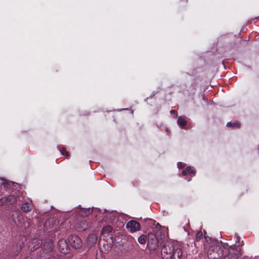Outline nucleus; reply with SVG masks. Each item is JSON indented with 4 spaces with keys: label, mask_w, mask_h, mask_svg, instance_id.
Masks as SVG:
<instances>
[{
    "label": "nucleus",
    "mask_w": 259,
    "mask_h": 259,
    "mask_svg": "<svg viewBox=\"0 0 259 259\" xmlns=\"http://www.w3.org/2000/svg\"><path fill=\"white\" fill-rule=\"evenodd\" d=\"M160 243V240L156 235L152 233H149L148 235V246L150 249L155 250L157 248Z\"/></svg>",
    "instance_id": "f03ea898"
},
{
    "label": "nucleus",
    "mask_w": 259,
    "mask_h": 259,
    "mask_svg": "<svg viewBox=\"0 0 259 259\" xmlns=\"http://www.w3.org/2000/svg\"><path fill=\"white\" fill-rule=\"evenodd\" d=\"M238 251L234 248H230L223 257V259H238Z\"/></svg>",
    "instance_id": "39448f33"
},
{
    "label": "nucleus",
    "mask_w": 259,
    "mask_h": 259,
    "mask_svg": "<svg viewBox=\"0 0 259 259\" xmlns=\"http://www.w3.org/2000/svg\"><path fill=\"white\" fill-rule=\"evenodd\" d=\"M224 253L223 250L220 248L218 247V257H213L211 256V254L210 253H208V257L209 259H220L221 256H223Z\"/></svg>",
    "instance_id": "9b49d317"
},
{
    "label": "nucleus",
    "mask_w": 259,
    "mask_h": 259,
    "mask_svg": "<svg viewBox=\"0 0 259 259\" xmlns=\"http://www.w3.org/2000/svg\"><path fill=\"white\" fill-rule=\"evenodd\" d=\"M177 122L178 124L181 127L184 126L187 123V122L185 119L181 116L178 117Z\"/></svg>",
    "instance_id": "2eb2a0df"
},
{
    "label": "nucleus",
    "mask_w": 259,
    "mask_h": 259,
    "mask_svg": "<svg viewBox=\"0 0 259 259\" xmlns=\"http://www.w3.org/2000/svg\"><path fill=\"white\" fill-rule=\"evenodd\" d=\"M112 228L110 226H106L104 227L102 230V233L103 234H108L112 232Z\"/></svg>",
    "instance_id": "f3484780"
},
{
    "label": "nucleus",
    "mask_w": 259,
    "mask_h": 259,
    "mask_svg": "<svg viewBox=\"0 0 259 259\" xmlns=\"http://www.w3.org/2000/svg\"><path fill=\"white\" fill-rule=\"evenodd\" d=\"M210 253L211 254V256L213 257H218V249L217 246H214L213 248H212L210 249H209L207 252V255H208V253Z\"/></svg>",
    "instance_id": "f8f14e48"
},
{
    "label": "nucleus",
    "mask_w": 259,
    "mask_h": 259,
    "mask_svg": "<svg viewBox=\"0 0 259 259\" xmlns=\"http://www.w3.org/2000/svg\"><path fill=\"white\" fill-rule=\"evenodd\" d=\"M175 112H176L175 110H170V113L171 114H175Z\"/></svg>",
    "instance_id": "bb28decb"
},
{
    "label": "nucleus",
    "mask_w": 259,
    "mask_h": 259,
    "mask_svg": "<svg viewBox=\"0 0 259 259\" xmlns=\"http://www.w3.org/2000/svg\"><path fill=\"white\" fill-rule=\"evenodd\" d=\"M60 151L63 155H64L67 157L69 156V153L68 151H66L65 148L62 147Z\"/></svg>",
    "instance_id": "4be33fe9"
},
{
    "label": "nucleus",
    "mask_w": 259,
    "mask_h": 259,
    "mask_svg": "<svg viewBox=\"0 0 259 259\" xmlns=\"http://www.w3.org/2000/svg\"><path fill=\"white\" fill-rule=\"evenodd\" d=\"M147 236L145 235H141L138 238V242L142 244H145L147 240Z\"/></svg>",
    "instance_id": "a211bd4d"
},
{
    "label": "nucleus",
    "mask_w": 259,
    "mask_h": 259,
    "mask_svg": "<svg viewBox=\"0 0 259 259\" xmlns=\"http://www.w3.org/2000/svg\"><path fill=\"white\" fill-rule=\"evenodd\" d=\"M126 228L131 232H135L140 229V224L135 221H130L126 224Z\"/></svg>",
    "instance_id": "20e7f679"
},
{
    "label": "nucleus",
    "mask_w": 259,
    "mask_h": 259,
    "mask_svg": "<svg viewBox=\"0 0 259 259\" xmlns=\"http://www.w3.org/2000/svg\"><path fill=\"white\" fill-rule=\"evenodd\" d=\"M162 259H175L174 247L170 243H164L161 251Z\"/></svg>",
    "instance_id": "f257e3e1"
},
{
    "label": "nucleus",
    "mask_w": 259,
    "mask_h": 259,
    "mask_svg": "<svg viewBox=\"0 0 259 259\" xmlns=\"http://www.w3.org/2000/svg\"><path fill=\"white\" fill-rule=\"evenodd\" d=\"M46 243H48V245H48V246H49V247H50V248L51 247L52 244V241L50 240V239L49 240V241L47 243H46V242H44V244H43V247H45V246H46Z\"/></svg>",
    "instance_id": "b1692460"
},
{
    "label": "nucleus",
    "mask_w": 259,
    "mask_h": 259,
    "mask_svg": "<svg viewBox=\"0 0 259 259\" xmlns=\"http://www.w3.org/2000/svg\"><path fill=\"white\" fill-rule=\"evenodd\" d=\"M18 221L21 222V221L23 220V217L22 215L18 214L17 216Z\"/></svg>",
    "instance_id": "a878e982"
},
{
    "label": "nucleus",
    "mask_w": 259,
    "mask_h": 259,
    "mask_svg": "<svg viewBox=\"0 0 259 259\" xmlns=\"http://www.w3.org/2000/svg\"><path fill=\"white\" fill-rule=\"evenodd\" d=\"M89 227V224L85 220H80L75 225V229L78 231H84Z\"/></svg>",
    "instance_id": "423d86ee"
},
{
    "label": "nucleus",
    "mask_w": 259,
    "mask_h": 259,
    "mask_svg": "<svg viewBox=\"0 0 259 259\" xmlns=\"http://www.w3.org/2000/svg\"><path fill=\"white\" fill-rule=\"evenodd\" d=\"M203 234L201 231L198 232L196 235V239L198 240H200L202 237Z\"/></svg>",
    "instance_id": "5701e85b"
},
{
    "label": "nucleus",
    "mask_w": 259,
    "mask_h": 259,
    "mask_svg": "<svg viewBox=\"0 0 259 259\" xmlns=\"http://www.w3.org/2000/svg\"><path fill=\"white\" fill-rule=\"evenodd\" d=\"M194 172V171L191 170V167L188 166V167H186V168L185 169L183 170L182 174L184 176H186L187 174H190V173H193Z\"/></svg>",
    "instance_id": "6ab92c4d"
},
{
    "label": "nucleus",
    "mask_w": 259,
    "mask_h": 259,
    "mask_svg": "<svg viewBox=\"0 0 259 259\" xmlns=\"http://www.w3.org/2000/svg\"><path fill=\"white\" fill-rule=\"evenodd\" d=\"M32 208V203L30 202H26L22 205L21 207V210L24 212H27L31 210Z\"/></svg>",
    "instance_id": "9d476101"
},
{
    "label": "nucleus",
    "mask_w": 259,
    "mask_h": 259,
    "mask_svg": "<svg viewBox=\"0 0 259 259\" xmlns=\"http://www.w3.org/2000/svg\"><path fill=\"white\" fill-rule=\"evenodd\" d=\"M92 210H91L90 208L88 209H81L79 212V215L81 216H87L90 213H91Z\"/></svg>",
    "instance_id": "4468645a"
},
{
    "label": "nucleus",
    "mask_w": 259,
    "mask_h": 259,
    "mask_svg": "<svg viewBox=\"0 0 259 259\" xmlns=\"http://www.w3.org/2000/svg\"><path fill=\"white\" fill-rule=\"evenodd\" d=\"M31 243L32 246L29 245V247L30 248L31 250H34L41 245L42 240L37 238H34L32 240Z\"/></svg>",
    "instance_id": "6e6552de"
},
{
    "label": "nucleus",
    "mask_w": 259,
    "mask_h": 259,
    "mask_svg": "<svg viewBox=\"0 0 259 259\" xmlns=\"http://www.w3.org/2000/svg\"><path fill=\"white\" fill-rule=\"evenodd\" d=\"M68 242L72 247L75 249L80 248L82 245V242L80 237L75 235L68 237Z\"/></svg>",
    "instance_id": "7ed1b4c3"
},
{
    "label": "nucleus",
    "mask_w": 259,
    "mask_h": 259,
    "mask_svg": "<svg viewBox=\"0 0 259 259\" xmlns=\"http://www.w3.org/2000/svg\"><path fill=\"white\" fill-rule=\"evenodd\" d=\"M107 247H105V245L104 244L103 247H105V249L104 250L101 247V250L102 252H104V253H107L109 252V251L111 249V245H108L107 244Z\"/></svg>",
    "instance_id": "412c9836"
},
{
    "label": "nucleus",
    "mask_w": 259,
    "mask_h": 259,
    "mask_svg": "<svg viewBox=\"0 0 259 259\" xmlns=\"http://www.w3.org/2000/svg\"><path fill=\"white\" fill-rule=\"evenodd\" d=\"M178 167L179 168H182L184 167V165L183 164V163L181 162H179L178 163Z\"/></svg>",
    "instance_id": "393cba45"
},
{
    "label": "nucleus",
    "mask_w": 259,
    "mask_h": 259,
    "mask_svg": "<svg viewBox=\"0 0 259 259\" xmlns=\"http://www.w3.org/2000/svg\"><path fill=\"white\" fill-rule=\"evenodd\" d=\"M97 236L96 234H92L89 235L87 239V244L89 246H92L96 243Z\"/></svg>",
    "instance_id": "1a4fd4ad"
},
{
    "label": "nucleus",
    "mask_w": 259,
    "mask_h": 259,
    "mask_svg": "<svg viewBox=\"0 0 259 259\" xmlns=\"http://www.w3.org/2000/svg\"><path fill=\"white\" fill-rule=\"evenodd\" d=\"M240 123L239 122H228L227 123V126L228 127H239L240 126Z\"/></svg>",
    "instance_id": "dca6fc26"
},
{
    "label": "nucleus",
    "mask_w": 259,
    "mask_h": 259,
    "mask_svg": "<svg viewBox=\"0 0 259 259\" xmlns=\"http://www.w3.org/2000/svg\"><path fill=\"white\" fill-rule=\"evenodd\" d=\"M175 255L176 254L178 259H180L181 257L183 252L182 250L180 248H177L174 251Z\"/></svg>",
    "instance_id": "aec40b11"
},
{
    "label": "nucleus",
    "mask_w": 259,
    "mask_h": 259,
    "mask_svg": "<svg viewBox=\"0 0 259 259\" xmlns=\"http://www.w3.org/2000/svg\"><path fill=\"white\" fill-rule=\"evenodd\" d=\"M58 246L60 251L63 253H66L68 251V245L64 239H60L58 242Z\"/></svg>",
    "instance_id": "0eeeda50"
},
{
    "label": "nucleus",
    "mask_w": 259,
    "mask_h": 259,
    "mask_svg": "<svg viewBox=\"0 0 259 259\" xmlns=\"http://www.w3.org/2000/svg\"><path fill=\"white\" fill-rule=\"evenodd\" d=\"M6 202L8 204L13 203L17 201V198L14 195H10L6 198Z\"/></svg>",
    "instance_id": "ddd939ff"
}]
</instances>
